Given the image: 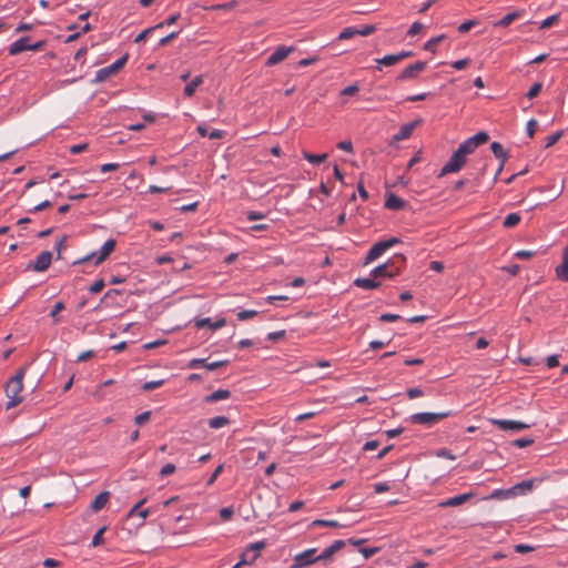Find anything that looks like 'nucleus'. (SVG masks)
Segmentation results:
<instances>
[{
    "label": "nucleus",
    "mask_w": 568,
    "mask_h": 568,
    "mask_svg": "<svg viewBox=\"0 0 568 568\" xmlns=\"http://www.w3.org/2000/svg\"><path fill=\"white\" fill-rule=\"evenodd\" d=\"M557 277L561 281H568V246L562 253V263L556 268Z\"/></svg>",
    "instance_id": "obj_23"
},
{
    "label": "nucleus",
    "mask_w": 568,
    "mask_h": 568,
    "mask_svg": "<svg viewBox=\"0 0 568 568\" xmlns=\"http://www.w3.org/2000/svg\"><path fill=\"white\" fill-rule=\"evenodd\" d=\"M429 95H430V93H429V92H423V93L415 94V95H408V97L406 98V101H409V102L424 101V100H426Z\"/></svg>",
    "instance_id": "obj_61"
},
{
    "label": "nucleus",
    "mask_w": 568,
    "mask_h": 568,
    "mask_svg": "<svg viewBox=\"0 0 568 568\" xmlns=\"http://www.w3.org/2000/svg\"><path fill=\"white\" fill-rule=\"evenodd\" d=\"M225 324H226L225 318H220L216 322H212V320L209 317L195 320V326L197 328H203L205 326H209L212 331H216V329L225 326Z\"/></svg>",
    "instance_id": "obj_22"
},
{
    "label": "nucleus",
    "mask_w": 568,
    "mask_h": 568,
    "mask_svg": "<svg viewBox=\"0 0 568 568\" xmlns=\"http://www.w3.org/2000/svg\"><path fill=\"white\" fill-rule=\"evenodd\" d=\"M65 308V305L63 302H57L53 306V308L51 310L50 312V316L54 320V323H59L60 322V317H58V313L63 311Z\"/></svg>",
    "instance_id": "obj_41"
},
{
    "label": "nucleus",
    "mask_w": 568,
    "mask_h": 568,
    "mask_svg": "<svg viewBox=\"0 0 568 568\" xmlns=\"http://www.w3.org/2000/svg\"><path fill=\"white\" fill-rule=\"evenodd\" d=\"M538 122L535 119H530L527 123V134L529 138H534Z\"/></svg>",
    "instance_id": "obj_62"
},
{
    "label": "nucleus",
    "mask_w": 568,
    "mask_h": 568,
    "mask_svg": "<svg viewBox=\"0 0 568 568\" xmlns=\"http://www.w3.org/2000/svg\"><path fill=\"white\" fill-rule=\"evenodd\" d=\"M478 23L476 20H468L459 24L458 32L459 33H466L468 32L473 27H475Z\"/></svg>",
    "instance_id": "obj_51"
},
{
    "label": "nucleus",
    "mask_w": 568,
    "mask_h": 568,
    "mask_svg": "<svg viewBox=\"0 0 568 568\" xmlns=\"http://www.w3.org/2000/svg\"><path fill=\"white\" fill-rule=\"evenodd\" d=\"M491 152L495 158L500 160V162L506 163L508 158V152L504 149V146L499 142H493L490 145Z\"/></svg>",
    "instance_id": "obj_29"
},
{
    "label": "nucleus",
    "mask_w": 568,
    "mask_h": 568,
    "mask_svg": "<svg viewBox=\"0 0 568 568\" xmlns=\"http://www.w3.org/2000/svg\"><path fill=\"white\" fill-rule=\"evenodd\" d=\"M104 286H105L104 281L98 280L89 287V292L92 294H98L104 288Z\"/></svg>",
    "instance_id": "obj_52"
},
{
    "label": "nucleus",
    "mask_w": 568,
    "mask_h": 568,
    "mask_svg": "<svg viewBox=\"0 0 568 568\" xmlns=\"http://www.w3.org/2000/svg\"><path fill=\"white\" fill-rule=\"evenodd\" d=\"M357 34V29L353 27L345 28L338 36L339 40H348Z\"/></svg>",
    "instance_id": "obj_43"
},
{
    "label": "nucleus",
    "mask_w": 568,
    "mask_h": 568,
    "mask_svg": "<svg viewBox=\"0 0 568 568\" xmlns=\"http://www.w3.org/2000/svg\"><path fill=\"white\" fill-rule=\"evenodd\" d=\"M203 83V75L195 77L190 83L184 87V95L187 98L193 97L196 89Z\"/></svg>",
    "instance_id": "obj_28"
},
{
    "label": "nucleus",
    "mask_w": 568,
    "mask_h": 568,
    "mask_svg": "<svg viewBox=\"0 0 568 568\" xmlns=\"http://www.w3.org/2000/svg\"><path fill=\"white\" fill-rule=\"evenodd\" d=\"M317 549L316 548H310L305 551L297 554L293 558V565L291 568H305L308 567L317 561H321L318 558Z\"/></svg>",
    "instance_id": "obj_8"
},
{
    "label": "nucleus",
    "mask_w": 568,
    "mask_h": 568,
    "mask_svg": "<svg viewBox=\"0 0 568 568\" xmlns=\"http://www.w3.org/2000/svg\"><path fill=\"white\" fill-rule=\"evenodd\" d=\"M231 396V392L227 389H217L210 395L204 397L205 403H216L219 400L227 399Z\"/></svg>",
    "instance_id": "obj_26"
},
{
    "label": "nucleus",
    "mask_w": 568,
    "mask_h": 568,
    "mask_svg": "<svg viewBox=\"0 0 568 568\" xmlns=\"http://www.w3.org/2000/svg\"><path fill=\"white\" fill-rule=\"evenodd\" d=\"M375 62L385 67L394 65L396 63H399L398 58L396 54H387L381 59H375Z\"/></svg>",
    "instance_id": "obj_37"
},
{
    "label": "nucleus",
    "mask_w": 568,
    "mask_h": 568,
    "mask_svg": "<svg viewBox=\"0 0 568 568\" xmlns=\"http://www.w3.org/2000/svg\"><path fill=\"white\" fill-rule=\"evenodd\" d=\"M230 364L229 359L216 361L209 363L207 358H193L187 363V367L191 369H195L199 367H204L207 371H216L221 367H226Z\"/></svg>",
    "instance_id": "obj_10"
},
{
    "label": "nucleus",
    "mask_w": 568,
    "mask_h": 568,
    "mask_svg": "<svg viewBox=\"0 0 568 568\" xmlns=\"http://www.w3.org/2000/svg\"><path fill=\"white\" fill-rule=\"evenodd\" d=\"M468 153L459 145L458 149L452 154L446 164L442 168L439 178L459 172L466 164Z\"/></svg>",
    "instance_id": "obj_4"
},
{
    "label": "nucleus",
    "mask_w": 568,
    "mask_h": 568,
    "mask_svg": "<svg viewBox=\"0 0 568 568\" xmlns=\"http://www.w3.org/2000/svg\"><path fill=\"white\" fill-rule=\"evenodd\" d=\"M535 255H536V252L527 251V250L517 251L515 253V257H517L519 260H529V258L534 257Z\"/></svg>",
    "instance_id": "obj_55"
},
{
    "label": "nucleus",
    "mask_w": 568,
    "mask_h": 568,
    "mask_svg": "<svg viewBox=\"0 0 568 568\" xmlns=\"http://www.w3.org/2000/svg\"><path fill=\"white\" fill-rule=\"evenodd\" d=\"M266 217V214L263 213V212H257V211H248L246 212V219L248 221H256V220H262V219H265Z\"/></svg>",
    "instance_id": "obj_57"
},
{
    "label": "nucleus",
    "mask_w": 568,
    "mask_h": 568,
    "mask_svg": "<svg viewBox=\"0 0 568 568\" xmlns=\"http://www.w3.org/2000/svg\"><path fill=\"white\" fill-rule=\"evenodd\" d=\"M30 47V37H21L17 41L10 44L9 47V54L10 55H17L23 51L29 50Z\"/></svg>",
    "instance_id": "obj_18"
},
{
    "label": "nucleus",
    "mask_w": 568,
    "mask_h": 568,
    "mask_svg": "<svg viewBox=\"0 0 568 568\" xmlns=\"http://www.w3.org/2000/svg\"><path fill=\"white\" fill-rule=\"evenodd\" d=\"M406 394L407 396L410 398V399H414V398H417V397H420L424 395V392L419 388V387H413V388H408L406 390Z\"/></svg>",
    "instance_id": "obj_64"
},
{
    "label": "nucleus",
    "mask_w": 568,
    "mask_h": 568,
    "mask_svg": "<svg viewBox=\"0 0 568 568\" xmlns=\"http://www.w3.org/2000/svg\"><path fill=\"white\" fill-rule=\"evenodd\" d=\"M146 501V498L141 499L138 504H135L132 509L129 511L128 517H133L139 515L142 519H145L150 515V509L140 510L141 506Z\"/></svg>",
    "instance_id": "obj_30"
},
{
    "label": "nucleus",
    "mask_w": 568,
    "mask_h": 568,
    "mask_svg": "<svg viewBox=\"0 0 568 568\" xmlns=\"http://www.w3.org/2000/svg\"><path fill=\"white\" fill-rule=\"evenodd\" d=\"M541 89H542V83L536 82L531 85V88L527 92L526 97L531 100L540 93Z\"/></svg>",
    "instance_id": "obj_45"
},
{
    "label": "nucleus",
    "mask_w": 568,
    "mask_h": 568,
    "mask_svg": "<svg viewBox=\"0 0 568 568\" xmlns=\"http://www.w3.org/2000/svg\"><path fill=\"white\" fill-rule=\"evenodd\" d=\"M510 497H514V491L511 490V488H509V489H495L485 499H508Z\"/></svg>",
    "instance_id": "obj_31"
},
{
    "label": "nucleus",
    "mask_w": 568,
    "mask_h": 568,
    "mask_svg": "<svg viewBox=\"0 0 568 568\" xmlns=\"http://www.w3.org/2000/svg\"><path fill=\"white\" fill-rule=\"evenodd\" d=\"M535 486V480L534 479H527V480H523L518 484H516L515 486L510 487L511 490L514 491V496H517V495H524L528 491H530Z\"/></svg>",
    "instance_id": "obj_24"
},
{
    "label": "nucleus",
    "mask_w": 568,
    "mask_h": 568,
    "mask_svg": "<svg viewBox=\"0 0 568 568\" xmlns=\"http://www.w3.org/2000/svg\"><path fill=\"white\" fill-rule=\"evenodd\" d=\"M180 18V13H174L168 17L164 21L155 24L156 29L163 28L164 26H172Z\"/></svg>",
    "instance_id": "obj_46"
},
{
    "label": "nucleus",
    "mask_w": 568,
    "mask_h": 568,
    "mask_svg": "<svg viewBox=\"0 0 568 568\" xmlns=\"http://www.w3.org/2000/svg\"><path fill=\"white\" fill-rule=\"evenodd\" d=\"M129 54L125 53L112 64L97 71L94 82L101 83L116 74L126 63Z\"/></svg>",
    "instance_id": "obj_7"
},
{
    "label": "nucleus",
    "mask_w": 568,
    "mask_h": 568,
    "mask_svg": "<svg viewBox=\"0 0 568 568\" xmlns=\"http://www.w3.org/2000/svg\"><path fill=\"white\" fill-rule=\"evenodd\" d=\"M234 515V510L232 507H224L220 509V517L222 520H230Z\"/></svg>",
    "instance_id": "obj_54"
},
{
    "label": "nucleus",
    "mask_w": 568,
    "mask_h": 568,
    "mask_svg": "<svg viewBox=\"0 0 568 568\" xmlns=\"http://www.w3.org/2000/svg\"><path fill=\"white\" fill-rule=\"evenodd\" d=\"M266 547H267V541L266 540H261V541L252 542V544H250L246 547V552L254 551V554H258L260 555V551L265 549Z\"/></svg>",
    "instance_id": "obj_39"
},
{
    "label": "nucleus",
    "mask_w": 568,
    "mask_h": 568,
    "mask_svg": "<svg viewBox=\"0 0 568 568\" xmlns=\"http://www.w3.org/2000/svg\"><path fill=\"white\" fill-rule=\"evenodd\" d=\"M116 241L114 239H109L101 247L99 252H92L84 257H81L72 263V265L84 264L90 261H94L95 265L104 262L109 255L115 250Z\"/></svg>",
    "instance_id": "obj_3"
},
{
    "label": "nucleus",
    "mask_w": 568,
    "mask_h": 568,
    "mask_svg": "<svg viewBox=\"0 0 568 568\" xmlns=\"http://www.w3.org/2000/svg\"><path fill=\"white\" fill-rule=\"evenodd\" d=\"M109 498H110V493L109 491H102L95 498L94 500L92 501L91 504V509L94 511V513H98L100 511L105 505L106 503L109 501Z\"/></svg>",
    "instance_id": "obj_25"
},
{
    "label": "nucleus",
    "mask_w": 568,
    "mask_h": 568,
    "mask_svg": "<svg viewBox=\"0 0 568 568\" xmlns=\"http://www.w3.org/2000/svg\"><path fill=\"white\" fill-rule=\"evenodd\" d=\"M562 135H564V131H557L554 134L548 135L546 138L545 148H550V146L555 145L561 139Z\"/></svg>",
    "instance_id": "obj_40"
},
{
    "label": "nucleus",
    "mask_w": 568,
    "mask_h": 568,
    "mask_svg": "<svg viewBox=\"0 0 568 568\" xmlns=\"http://www.w3.org/2000/svg\"><path fill=\"white\" fill-rule=\"evenodd\" d=\"M257 314H258V312L254 311V310H243V311L239 312L236 316L240 321H246V320L255 317Z\"/></svg>",
    "instance_id": "obj_44"
},
{
    "label": "nucleus",
    "mask_w": 568,
    "mask_h": 568,
    "mask_svg": "<svg viewBox=\"0 0 568 568\" xmlns=\"http://www.w3.org/2000/svg\"><path fill=\"white\" fill-rule=\"evenodd\" d=\"M525 13L524 10H516L513 12L507 13L500 20L494 23L495 28H506L509 24H511L515 20L520 18Z\"/></svg>",
    "instance_id": "obj_21"
},
{
    "label": "nucleus",
    "mask_w": 568,
    "mask_h": 568,
    "mask_svg": "<svg viewBox=\"0 0 568 568\" xmlns=\"http://www.w3.org/2000/svg\"><path fill=\"white\" fill-rule=\"evenodd\" d=\"M179 33H180V31H173L170 34H168L166 37L162 38L159 41V47H164V45L169 44L172 40H174L178 37Z\"/></svg>",
    "instance_id": "obj_60"
},
{
    "label": "nucleus",
    "mask_w": 568,
    "mask_h": 568,
    "mask_svg": "<svg viewBox=\"0 0 568 568\" xmlns=\"http://www.w3.org/2000/svg\"><path fill=\"white\" fill-rule=\"evenodd\" d=\"M407 206V202L402 197L395 195L394 193H389L385 201V207L388 210L400 211Z\"/></svg>",
    "instance_id": "obj_20"
},
{
    "label": "nucleus",
    "mask_w": 568,
    "mask_h": 568,
    "mask_svg": "<svg viewBox=\"0 0 568 568\" xmlns=\"http://www.w3.org/2000/svg\"><path fill=\"white\" fill-rule=\"evenodd\" d=\"M359 91L357 83L348 85L341 91V95H355Z\"/></svg>",
    "instance_id": "obj_56"
},
{
    "label": "nucleus",
    "mask_w": 568,
    "mask_h": 568,
    "mask_svg": "<svg viewBox=\"0 0 568 568\" xmlns=\"http://www.w3.org/2000/svg\"><path fill=\"white\" fill-rule=\"evenodd\" d=\"M106 529L108 527L103 526L95 532L91 542L92 547H98L104 542L103 534L106 531Z\"/></svg>",
    "instance_id": "obj_38"
},
{
    "label": "nucleus",
    "mask_w": 568,
    "mask_h": 568,
    "mask_svg": "<svg viewBox=\"0 0 568 568\" xmlns=\"http://www.w3.org/2000/svg\"><path fill=\"white\" fill-rule=\"evenodd\" d=\"M295 50L294 47L280 45L276 50L267 58L266 65L273 67L283 60H285L291 52Z\"/></svg>",
    "instance_id": "obj_13"
},
{
    "label": "nucleus",
    "mask_w": 568,
    "mask_h": 568,
    "mask_svg": "<svg viewBox=\"0 0 568 568\" xmlns=\"http://www.w3.org/2000/svg\"><path fill=\"white\" fill-rule=\"evenodd\" d=\"M152 413L150 410L143 412L134 417V423L138 426H143L151 418Z\"/></svg>",
    "instance_id": "obj_42"
},
{
    "label": "nucleus",
    "mask_w": 568,
    "mask_h": 568,
    "mask_svg": "<svg viewBox=\"0 0 568 568\" xmlns=\"http://www.w3.org/2000/svg\"><path fill=\"white\" fill-rule=\"evenodd\" d=\"M303 158L312 164H321L326 160L327 154H312L308 152H303Z\"/></svg>",
    "instance_id": "obj_35"
},
{
    "label": "nucleus",
    "mask_w": 568,
    "mask_h": 568,
    "mask_svg": "<svg viewBox=\"0 0 568 568\" xmlns=\"http://www.w3.org/2000/svg\"><path fill=\"white\" fill-rule=\"evenodd\" d=\"M489 140L488 133L480 131L475 135L468 138L459 145L468 153L471 154L479 145L485 144Z\"/></svg>",
    "instance_id": "obj_12"
},
{
    "label": "nucleus",
    "mask_w": 568,
    "mask_h": 568,
    "mask_svg": "<svg viewBox=\"0 0 568 568\" xmlns=\"http://www.w3.org/2000/svg\"><path fill=\"white\" fill-rule=\"evenodd\" d=\"M400 261L402 264H405L406 257L403 254H396L394 255L388 262L381 264L372 270L371 275L374 278L378 277H387V278H394L397 275L400 274V268L396 267L393 268V266L397 263V261Z\"/></svg>",
    "instance_id": "obj_2"
},
{
    "label": "nucleus",
    "mask_w": 568,
    "mask_h": 568,
    "mask_svg": "<svg viewBox=\"0 0 568 568\" xmlns=\"http://www.w3.org/2000/svg\"><path fill=\"white\" fill-rule=\"evenodd\" d=\"M26 367H21L17 371V373L7 382L6 384V395L9 398L7 403V409L13 408L22 403L23 397L20 396V393L23 389V378L26 375Z\"/></svg>",
    "instance_id": "obj_1"
},
{
    "label": "nucleus",
    "mask_w": 568,
    "mask_h": 568,
    "mask_svg": "<svg viewBox=\"0 0 568 568\" xmlns=\"http://www.w3.org/2000/svg\"><path fill=\"white\" fill-rule=\"evenodd\" d=\"M474 496H475L474 493H465V494H462V495H458V496H455V497H452V498L440 501L438 504V507H440V508L457 507V506H460V505L467 503Z\"/></svg>",
    "instance_id": "obj_17"
},
{
    "label": "nucleus",
    "mask_w": 568,
    "mask_h": 568,
    "mask_svg": "<svg viewBox=\"0 0 568 568\" xmlns=\"http://www.w3.org/2000/svg\"><path fill=\"white\" fill-rule=\"evenodd\" d=\"M354 285L364 290H376L381 286V283L374 278L358 277L354 281Z\"/></svg>",
    "instance_id": "obj_27"
},
{
    "label": "nucleus",
    "mask_w": 568,
    "mask_h": 568,
    "mask_svg": "<svg viewBox=\"0 0 568 568\" xmlns=\"http://www.w3.org/2000/svg\"><path fill=\"white\" fill-rule=\"evenodd\" d=\"M310 527H331V528H341L343 527L337 520H325V519H316L311 523Z\"/></svg>",
    "instance_id": "obj_34"
},
{
    "label": "nucleus",
    "mask_w": 568,
    "mask_h": 568,
    "mask_svg": "<svg viewBox=\"0 0 568 568\" xmlns=\"http://www.w3.org/2000/svg\"><path fill=\"white\" fill-rule=\"evenodd\" d=\"M519 222H520V215L518 213H509L505 217L503 225L506 229H510V227L516 226Z\"/></svg>",
    "instance_id": "obj_36"
},
{
    "label": "nucleus",
    "mask_w": 568,
    "mask_h": 568,
    "mask_svg": "<svg viewBox=\"0 0 568 568\" xmlns=\"http://www.w3.org/2000/svg\"><path fill=\"white\" fill-rule=\"evenodd\" d=\"M452 415H453V413L450 410H445V412H439V413H416L409 417V420L413 424L426 425V426L430 427Z\"/></svg>",
    "instance_id": "obj_5"
},
{
    "label": "nucleus",
    "mask_w": 568,
    "mask_h": 568,
    "mask_svg": "<svg viewBox=\"0 0 568 568\" xmlns=\"http://www.w3.org/2000/svg\"><path fill=\"white\" fill-rule=\"evenodd\" d=\"M175 469H176L175 465H174V464L169 463V464L164 465V466L161 468V470H160V476H161V477H168V476H170V475L174 474V473H175Z\"/></svg>",
    "instance_id": "obj_50"
},
{
    "label": "nucleus",
    "mask_w": 568,
    "mask_h": 568,
    "mask_svg": "<svg viewBox=\"0 0 568 568\" xmlns=\"http://www.w3.org/2000/svg\"><path fill=\"white\" fill-rule=\"evenodd\" d=\"M489 140L488 133L480 131L475 135L468 138L459 145L468 153L471 154L479 145L485 144Z\"/></svg>",
    "instance_id": "obj_11"
},
{
    "label": "nucleus",
    "mask_w": 568,
    "mask_h": 568,
    "mask_svg": "<svg viewBox=\"0 0 568 568\" xmlns=\"http://www.w3.org/2000/svg\"><path fill=\"white\" fill-rule=\"evenodd\" d=\"M52 206H53V203L51 201L45 200V201L41 202L40 204L36 205L34 207L30 209L28 212L37 213V212L50 209Z\"/></svg>",
    "instance_id": "obj_49"
},
{
    "label": "nucleus",
    "mask_w": 568,
    "mask_h": 568,
    "mask_svg": "<svg viewBox=\"0 0 568 568\" xmlns=\"http://www.w3.org/2000/svg\"><path fill=\"white\" fill-rule=\"evenodd\" d=\"M493 424L496 425L501 430L519 432L529 427L528 424L510 419H494Z\"/></svg>",
    "instance_id": "obj_15"
},
{
    "label": "nucleus",
    "mask_w": 568,
    "mask_h": 568,
    "mask_svg": "<svg viewBox=\"0 0 568 568\" xmlns=\"http://www.w3.org/2000/svg\"><path fill=\"white\" fill-rule=\"evenodd\" d=\"M424 26L420 22H414L407 31L408 37H414L423 30Z\"/></svg>",
    "instance_id": "obj_59"
},
{
    "label": "nucleus",
    "mask_w": 568,
    "mask_h": 568,
    "mask_svg": "<svg viewBox=\"0 0 568 568\" xmlns=\"http://www.w3.org/2000/svg\"><path fill=\"white\" fill-rule=\"evenodd\" d=\"M514 446L525 448L534 444V439L530 437L518 438L513 442Z\"/></svg>",
    "instance_id": "obj_48"
},
{
    "label": "nucleus",
    "mask_w": 568,
    "mask_h": 568,
    "mask_svg": "<svg viewBox=\"0 0 568 568\" xmlns=\"http://www.w3.org/2000/svg\"><path fill=\"white\" fill-rule=\"evenodd\" d=\"M422 123H423V120L422 119H417V120H415L413 122L403 124L399 128L398 132L393 135V141L394 142H398V141L406 140V139L410 138V135L413 134V131L417 126H419Z\"/></svg>",
    "instance_id": "obj_14"
},
{
    "label": "nucleus",
    "mask_w": 568,
    "mask_h": 568,
    "mask_svg": "<svg viewBox=\"0 0 568 568\" xmlns=\"http://www.w3.org/2000/svg\"><path fill=\"white\" fill-rule=\"evenodd\" d=\"M559 17L558 14H554V16H550L548 18H546L541 24H540V29H547V28H550L556 21H558Z\"/></svg>",
    "instance_id": "obj_58"
},
{
    "label": "nucleus",
    "mask_w": 568,
    "mask_h": 568,
    "mask_svg": "<svg viewBox=\"0 0 568 568\" xmlns=\"http://www.w3.org/2000/svg\"><path fill=\"white\" fill-rule=\"evenodd\" d=\"M427 67L425 61H416L407 65L397 77L396 81L402 82L406 80L417 79L419 73L423 72Z\"/></svg>",
    "instance_id": "obj_9"
},
{
    "label": "nucleus",
    "mask_w": 568,
    "mask_h": 568,
    "mask_svg": "<svg viewBox=\"0 0 568 568\" xmlns=\"http://www.w3.org/2000/svg\"><path fill=\"white\" fill-rule=\"evenodd\" d=\"M164 381H151V382H146L142 385V389L145 390V392H150V390H153V389H156L159 387H161L163 385Z\"/></svg>",
    "instance_id": "obj_47"
},
{
    "label": "nucleus",
    "mask_w": 568,
    "mask_h": 568,
    "mask_svg": "<svg viewBox=\"0 0 568 568\" xmlns=\"http://www.w3.org/2000/svg\"><path fill=\"white\" fill-rule=\"evenodd\" d=\"M445 39H446L445 34H439L437 37L429 39L424 44V50L435 53L437 44L440 43L442 41H444Z\"/></svg>",
    "instance_id": "obj_33"
},
{
    "label": "nucleus",
    "mask_w": 568,
    "mask_h": 568,
    "mask_svg": "<svg viewBox=\"0 0 568 568\" xmlns=\"http://www.w3.org/2000/svg\"><path fill=\"white\" fill-rule=\"evenodd\" d=\"M51 262L52 253L50 251H43L37 256L31 267L36 272H44L50 267Z\"/></svg>",
    "instance_id": "obj_16"
},
{
    "label": "nucleus",
    "mask_w": 568,
    "mask_h": 568,
    "mask_svg": "<svg viewBox=\"0 0 568 568\" xmlns=\"http://www.w3.org/2000/svg\"><path fill=\"white\" fill-rule=\"evenodd\" d=\"M399 243H402V241L398 237H390L388 240L375 243L367 252L364 264H369L374 262L379 256H382L388 248Z\"/></svg>",
    "instance_id": "obj_6"
},
{
    "label": "nucleus",
    "mask_w": 568,
    "mask_h": 568,
    "mask_svg": "<svg viewBox=\"0 0 568 568\" xmlns=\"http://www.w3.org/2000/svg\"><path fill=\"white\" fill-rule=\"evenodd\" d=\"M210 428L217 429L230 424V419L226 416H215L207 420Z\"/></svg>",
    "instance_id": "obj_32"
},
{
    "label": "nucleus",
    "mask_w": 568,
    "mask_h": 568,
    "mask_svg": "<svg viewBox=\"0 0 568 568\" xmlns=\"http://www.w3.org/2000/svg\"><path fill=\"white\" fill-rule=\"evenodd\" d=\"M399 320H402V317L397 314L385 313L379 316L381 322H397Z\"/></svg>",
    "instance_id": "obj_63"
},
{
    "label": "nucleus",
    "mask_w": 568,
    "mask_h": 568,
    "mask_svg": "<svg viewBox=\"0 0 568 568\" xmlns=\"http://www.w3.org/2000/svg\"><path fill=\"white\" fill-rule=\"evenodd\" d=\"M257 558H258V554H254L251 559H247V552L245 551L241 555L239 562L242 566L253 565Z\"/></svg>",
    "instance_id": "obj_53"
},
{
    "label": "nucleus",
    "mask_w": 568,
    "mask_h": 568,
    "mask_svg": "<svg viewBox=\"0 0 568 568\" xmlns=\"http://www.w3.org/2000/svg\"><path fill=\"white\" fill-rule=\"evenodd\" d=\"M346 545V541L344 540H335L331 546L325 548L320 555L318 558L321 561H327L331 560L333 555L341 550Z\"/></svg>",
    "instance_id": "obj_19"
}]
</instances>
